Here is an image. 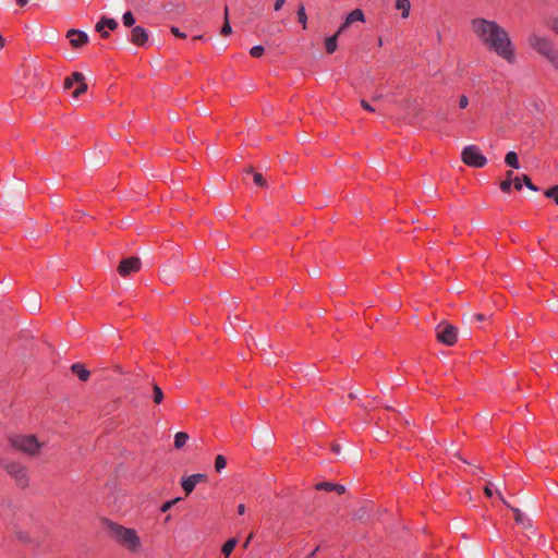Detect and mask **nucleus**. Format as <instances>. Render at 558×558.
Segmentation results:
<instances>
[{"instance_id":"obj_53","label":"nucleus","mask_w":558,"mask_h":558,"mask_svg":"<svg viewBox=\"0 0 558 558\" xmlns=\"http://www.w3.org/2000/svg\"><path fill=\"white\" fill-rule=\"evenodd\" d=\"M99 33L101 34V37H104V38H107L109 36V33L107 31H105V28L101 29V32H99Z\"/></svg>"},{"instance_id":"obj_14","label":"nucleus","mask_w":558,"mask_h":558,"mask_svg":"<svg viewBox=\"0 0 558 558\" xmlns=\"http://www.w3.org/2000/svg\"><path fill=\"white\" fill-rule=\"evenodd\" d=\"M106 27L110 31H114L118 27V22L114 19L102 16L95 28L97 32H101V29Z\"/></svg>"},{"instance_id":"obj_22","label":"nucleus","mask_w":558,"mask_h":558,"mask_svg":"<svg viewBox=\"0 0 558 558\" xmlns=\"http://www.w3.org/2000/svg\"><path fill=\"white\" fill-rule=\"evenodd\" d=\"M153 400L156 404H160L163 400V392L157 384L153 385Z\"/></svg>"},{"instance_id":"obj_21","label":"nucleus","mask_w":558,"mask_h":558,"mask_svg":"<svg viewBox=\"0 0 558 558\" xmlns=\"http://www.w3.org/2000/svg\"><path fill=\"white\" fill-rule=\"evenodd\" d=\"M298 20H299V23L302 25V27L305 29L307 27V16H306V12H305V7L304 4H300L299 5V9H298Z\"/></svg>"},{"instance_id":"obj_5","label":"nucleus","mask_w":558,"mask_h":558,"mask_svg":"<svg viewBox=\"0 0 558 558\" xmlns=\"http://www.w3.org/2000/svg\"><path fill=\"white\" fill-rule=\"evenodd\" d=\"M5 471L8 472V474L14 478L15 481V484L21 487V488H25L28 486V482H29V478H28V473H27V468L19 462H15V461H10V462H5L3 464Z\"/></svg>"},{"instance_id":"obj_43","label":"nucleus","mask_w":558,"mask_h":558,"mask_svg":"<svg viewBox=\"0 0 558 558\" xmlns=\"http://www.w3.org/2000/svg\"><path fill=\"white\" fill-rule=\"evenodd\" d=\"M470 319H474L476 322H483L485 319V315L484 314H472L470 315Z\"/></svg>"},{"instance_id":"obj_3","label":"nucleus","mask_w":558,"mask_h":558,"mask_svg":"<svg viewBox=\"0 0 558 558\" xmlns=\"http://www.w3.org/2000/svg\"><path fill=\"white\" fill-rule=\"evenodd\" d=\"M527 44L532 50L537 52L546 60L556 50L554 40L549 36L543 35L538 32L530 33L527 37Z\"/></svg>"},{"instance_id":"obj_12","label":"nucleus","mask_w":558,"mask_h":558,"mask_svg":"<svg viewBox=\"0 0 558 558\" xmlns=\"http://www.w3.org/2000/svg\"><path fill=\"white\" fill-rule=\"evenodd\" d=\"M148 39L147 32L142 26H135L131 32V41L134 45L143 46Z\"/></svg>"},{"instance_id":"obj_25","label":"nucleus","mask_w":558,"mask_h":558,"mask_svg":"<svg viewBox=\"0 0 558 558\" xmlns=\"http://www.w3.org/2000/svg\"><path fill=\"white\" fill-rule=\"evenodd\" d=\"M227 465V460L223 456L218 454L215 459V469L217 472H221Z\"/></svg>"},{"instance_id":"obj_20","label":"nucleus","mask_w":558,"mask_h":558,"mask_svg":"<svg viewBox=\"0 0 558 558\" xmlns=\"http://www.w3.org/2000/svg\"><path fill=\"white\" fill-rule=\"evenodd\" d=\"M337 35H332L325 40V47L328 53H333L337 50Z\"/></svg>"},{"instance_id":"obj_26","label":"nucleus","mask_w":558,"mask_h":558,"mask_svg":"<svg viewBox=\"0 0 558 558\" xmlns=\"http://www.w3.org/2000/svg\"><path fill=\"white\" fill-rule=\"evenodd\" d=\"M122 20H123V24L126 26V27H131L134 25L135 23V19L132 14V12L128 11L123 14L122 16Z\"/></svg>"},{"instance_id":"obj_11","label":"nucleus","mask_w":558,"mask_h":558,"mask_svg":"<svg viewBox=\"0 0 558 558\" xmlns=\"http://www.w3.org/2000/svg\"><path fill=\"white\" fill-rule=\"evenodd\" d=\"M66 38L70 39L74 48H80L88 43V35L85 32L74 28L68 31Z\"/></svg>"},{"instance_id":"obj_51","label":"nucleus","mask_w":558,"mask_h":558,"mask_svg":"<svg viewBox=\"0 0 558 558\" xmlns=\"http://www.w3.org/2000/svg\"><path fill=\"white\" fill-rule=\"evenodd\" d=\"M252 537H253V535H252V534H251V535H248V537L246 538V541H245V542H244V544H243V547H244V548H247V546H248V544H250V542H251Z\"/></svg>"},{"instance_id":"obj_52","label":"nucleus","mask_w":558,"mask_h":558,"mask_svg":"<svg viewBox=\"0 0 558 558\" xmlns=\"http://www.w3.org/2000/svg\"><path fill=\"white\" fill-rule=\"evenodd\" d=\"M28 0H16V3L20 5V7H24L26 3H27Z\"/></svg>"},{"instance_id":"obj_32","label":"nucleus","mask_w":558,"mask_h":558,"mask_svg":"<svg viewBox=\"0 0 558 558\" xmlns=\"http://www.w3.org/2000/svg\"><path fill=\"white\" fill-rule=\"evenodd\" d=\"M547 61L551 64V66L558 71V50L556 49L555 52L551 53V56L547 59Z\"/></svg>"},{"instance_id":"obj_23","label":"nucleus","mask_w":558,"mask_h":558,"mask_svg":"<svg viewBox=\"0 0 558 558\" xmlns=\"http://www.w3.org/2000/svg\"><path fill=\"white\" fill-rule=\"evenodd\" d=\"M228 13H229V10H228V7L225 8V23L221 27V35L223 36H228L232 33V28H231V25L229 23V19H228Z\"/></svg>"},{"instance_id":"obj_41","label":"nucleus","mask_w":558,"mask_h":558,"mask_svg":"<svg viewBox=\"0 0 558 558\" xmlns=\"http://www.w3.org/2000/svg\"><path fill=\"white\" fill-rule=\"evenodd\" d=\"M550 29L558 35V16L553 19Z\"/></svg>"},{"instance_id":"obj_44","label":"nucleus","mask_w":558,"mask_h":558,"mask_svg":"<svg viewBox=\"0 0 558 558\" xmlns=\"http://www.w3.org/2000/svg\"><path fill=\"white\" fill-rule=\"evenodd\" d=\"M492 486L493 484L489 482L485 488H484V493L487 497H492L493 496V489H492Z\"/></svg>"},{"instance_id":"obj_54","label":"nucleus","mask_w":558,"mask_h":558,"mask_svg":"<svg viewBox=\"0 0 558 558\" xmlns=\"http://www.w3.org/2000/svg\"><path fill=\"white\" fill-rule=\"evenodd\" d=\"M332 451L336 452V453H339L340 451V446L339 445H333L332 446Z\"/></svg>"},{"instance_id":"obj_49","label":"nucleus","mask_w":558,"mask_h":558,"mask_svg":"<svg viewBox=\"0 0 558 558\" xmlns=\"http://www.w3.org/2000/svg\"><path fill=\"white\" fill-rule=\"evenodd\" d=\"M512 182L513 181V172L511 170H509L507 173H506V180H509Z\"/></svg>"},{"instance_id":"obj_4","label":"nucleus","mask_w":558,"mask_h":558,"mask_svg":"<svg viewBox=\"0 0 558 558\" xmlns=\"http://www.w3.org/2000/svg\"><path fill=\"white\" fill-rule=\"evenodd\" d=\"M11 445L27 456L36 457L40 453L44 444L34 435H17L11 438Z\"/></svg>"},{"instance_id":"obj_57","label":"nucleus","mask_w":558,"mask_h":558,"mask_svg":"<svg viewBox=\"0 0 558 558\" xmlns=\"http://www.w3.org/2000/svg\"><path fill=\"white\" fill-rule=\"evenodd\" d=\"M349 397H350L351 399H353V398L355 397V395L351 392V393L349 395Z\"/></svg>"},{"instance_id":"obj_16","label":"nucleus","mask_w":558,"mask_h":558,"mask_svg":"<svg viewBox=\"0 0 558 558\" xmlns=\"http://www.w3.org/2000/svg\"><path fill=\"white\" fill-rule=\"evenodd\" d=\"M396 9L401 11L403 19H407L410 13L411 3L409 0H396Z\"/></svg>"},{"instance_id":"obj_9","label":"nucleus","mask_w":558,"mask_h":558,"mask_svg":"<svg viewBox=\"0 0 558 558\" xmlns=\"http://www.w3.org/2000/svg\"><path fill=\"white\" fill-rule=\"evenodd\" d=\"M497 494L502 501L504 505H506L514 514V520L518 524H520L523 529H530L532 527L531 520L529 517H526L519 508L512 507L500 494V492L497 490Z\"/></svg>"},{"instance_id":"obj_6","label":"nucleus","mask_w":558,"mask_h":558,"mask_svg":"<svg viewBox=\"0 0 558 558\" xmlns=\"http://www.w3.org/2000/svg\"><path fill=\"white\" fill-rule=\"evenodd\" d=\"M461 159L466 166L474 168H483L487 163L486 157L475 145L465 146L461 153Z\"/></svg>"},{"instance_id":"obj_15","label":"nucleus","mask_w":558,"mask_h":558,"mask_svg":"<svg viewBox=\"0 0 558 558\" xmlns=\"http://www.w3.org/2000/svg\"><path fill=\"white\" fill-rule=\"evenodd\" d=\"M71 369L83 381L87 380L89 377V371H87L83 364H73Z\"/></svg>"},{"instance_id":"obj_35","label":"nucleus","mask_w":558,"mask_h":558,"mask_svg":"<svg viewBox=\"0 0 558 558\" xmlns=\"http://www.w3.org/2000/svg\"><path fill=\"white\" fill-rule=\"evenodd\" d=\"M511 184H512V182L510 181V179H509V180H504V181L500 183V189H501V191H504V192H509V191H510V189H511Z\"/></svg>"},{"instance_id":"obj_27","label":"nucleus","mask_w":558,"mask_h":558,"mask_svg":"<svg viewBox=\"0 0 558 558\" xmlns=\"http://www.w3.org/2000/svg\"><path fill=\"white\" fill-rule=\"evenodd\" d=\"M545 195L548 197V198H553L554 202L558 205V185H555L550 189H548L546 192H545Z\"/></svg>"},{"instance_id":"obj_8","label":"nucleus","mask_w":558,"mask_h":558,"mask_svg":"<svg viewBox=\"0 0 558 558\" xmlns=\"http://www.w3.org/2000/svg\"><path fill=\"white\" fill-rule=\"evenodd\" d=\"M141 269V259L138 257H128L120 262L118 272L122 277H126Z\"/></svg>"},{"instance_id":"obj_48","label":"nucleus","mask_w":558,"mask_h":558,"mask_svg":"<svg viewBox=\"0 0 558 558\" xmlns=\"http://www.w3.org/2000/svg\"><path fill=\"white\" fill-rule=\"evenodd\" d=\"M383 99V95L381 94H376L372 97V100L373 101H380Z\"/></svg>"},{"instance_id":"obj_33","label":"nucleus","mask_w":558,"mask_h":558,"mask_svg":"<svg viewBox=\"0 0 558 558\" xmlns=\"http://www.w3.org/2000/svg\"><path fill=\"white\" fill-rule=\"evenodd\" d=\"M253 179H254V183L258 186H265L266 185V181L265 179L263 178V174L259 173V172H254L253 173Z\"/></svg>"},{"instance_id":"obj_38","label":"nucleus","mask_w":558,"mask_h":558,"mask_svg":"<svg viewBox=\"0 0 558 558\" xmlns=\"http://www.w3.org/2000/svg\"><path fill=\"white\" fill-rule=\"evenodd\" d=\"M522 183H523V181L519 177H515L512 181L514 189L518 191H520L522 189Z\"/></svg>"},{"instance_id":"obj_50","label":"nucleus","mask_w":558,"mask_h":558,"mask_svg":"<svg viewBox=\"0 0 558 558\" xmlns=\"http://www.w3.org/2000/svg\"><path fill=\"white\" fill-rule=\"evenodd\" d=\"M320 549L319 546H317L306 558H313L317 554V551Z\"/></svg>"},{"instance_id":"obj_36","label":"nucleus","mask_w":558,"mask_h":558,"mask_svg":"<svg viewBox=\"0 0 558 558\" xmlns=\"http://www.w3.org/2000/svg\"><path fill=\"white\" fill-rule=\"evenodd\" d=\"M360 104L364 110L369 111V112H375L374 107H372L365 99H361Z\"/></svg>"},{"instance_id":"obj_2","label":"nucleus","mask_w":558,"mask_h":558,"mask_svg":"<svg viewBox=\"0 0 558 558\" xmlns=\"http://www.w3.org/2000/svg\"><path fill=\"white\" fill-rule=\"evenodd\" d=\"M104 524L110 535L117 543L132 553L141 548V539L134 529L125 527L111 520L105 519Z\"/></svg>"},{"instance_id":"obj_10","label":"nucleus","mask_w":558,"mask_h":558,"mask_svg":"<svg viewBox=\"0 0 558 558\" xmlns=\"http://www.w3.org/2000/svg\"><path fill=\"white\" fill-rule=\"evenodd\" d=\"M207 480V476L203 473L192 474L187 477H184L181 482L182 488L186 495H190L195 486L199 483H203Z\"/></svg>"},{"instance_id":"obj_55","label":"nucleus","mask_w":558,"mask_h":558,"mask_svg":"<svg viewBox=\"0 0 558 558\" xmlns=\"http://www.w3.org/2000/svg\"><path fill=\"white\" fill-rule=\"evenodd\" d=\"M5 45V40L4 38L2 37V35L0 34V48H3Z\"/></svg>"},{"instance_id":"obj_18","label":"nucleus","mask_w":558,"mask_h":558,"mask_svg":"<svg viewBox=\"0 0 558 558\" xmlns=\"http://www.w3.org/2000/svg\"><path fill=\"white\" fill-rule=\"evenodd\" d=\"M505 162L514 168V169H519L520 168V163H519V160H518V155L514 153V151H509L507 153L506 157H505Z\"/></svg>"},{"instance_id":"obj_39","label":"nucleus","mask_w":558,"mask_h":558,"mask_svg":"<svg viewBox=\"0 0 558 558\" xmlns=\"http://www.w3.org/2000/svg\"><path fill=\"white\" fill-rule=\"evenodd\" d=\"M16 536L20 541L22 542H28L29 541V536L27 533L23 532V531H20L16 533Z\"/></svg>"},{"instance_id":"obj_19","label":"nucleus","mask_w":558,"mask_h":558,"mask_svg":"<svg viewBox=\"0 0 558 558\" xmlns=\"http://www.w3.org/2000/svg\"><path fill=\"white\" fill-rule=\"evenodd\" d=\"M189 440V435L184 432H179L174 436V447L177 449L182 448Z\"/></svg>"},{"instance_id":"obj_37","label":"nucleus","mask_w":558,"mask_h":558,"mask_svg":"<svg viewBox=\"0 0 558 558\" xmlns=\"http://www.w3.org/2000/svg\"><path fill=\"white\" fill-rule=\"evenodd\" d=\"M468 105H469V99H468V97H466V96H464V95H463V96H461V97H460V99H459V107H460L461 109H464V108H466V107H468Z\"/></svg>"},{"instance_id":"obj_13","label":"nucleus","mask_w":558,"mask_h":558,"mask_svg":"<svg viewBox=\"0 0 558 558\" xmlns=\"http://www.w3.org/2000/svg\"><path fill=\"white\" fill-rule=\"evenodd\" d=\"M73 78L78 84L77 88L73 92V98L77 99L82 94L87 90V84L85 83V77L81 72H74Z\"/></svg>"},{"instance_id":"obj_31","label":"nucleus","mask_w":558,"mask_h":558,"mask_svg":"<svg viewBox=\"0 0 558 558\" xmlns=\"http://www.w3.org/2000/svg\"><path fill=\"white\" fill-rule=\"evenodd\" d=\"M264 53V47L263 46H254L250 50V54L254 58H259Z\"/></svg>"},{"instance_id":"obj_40","label":"nucleus","mask_w":558,"mask_h":558,"mask_svg":"<svg viewBox=\"0 0 558 558\" xmlns=\"http://www.w3.org/2000/svg\"><path fill=\"white\" fill-rule=\"evenodd\" d=\"M284 3H286V0H275L274 10L280 11L282 9V7L284 5Z\"/></svg>"},{"instance_id":"obj_24","label":"nucleus","mask_w":558,"mask_h":558,"mask_svg":"<svg viewBox=\"0 0 558 558\" xmlns=\"http://www.w3.org/2000/svg\"><path fill=\"white\" fill-rule=\"evenodd\" d=\"M235 545H236V541L234 538H231V539L227 541L225 543V545L222 546L223 555L226 557H228L232 553V550L234 549Z\"/></svg>"},{"instance_id":"obj_34","label":"nucleus","mask_w":558,"mask_h":558,"mask_svg":"<svg viewBox=\"0 0 558 558\" xmlns=\"http://www.w3.org/2000/svg\"><path fill=\"white\" fill-rule=\"evenodd\" d=\"M75 80L73 78V74L70 76V77H66L64 80V88L65 89H70L73 87V85L75 84Z\"/></svg>"},{"instance_id":"obj_56","label":"nucleus","mask_w":558,"mask_h":558,"mask_svg":"<svg viewBox=\"0 0 558 558\" xmlns=\"http://www.w3.org/2000/svg\"><path fill=\"white\" fill-rule=\"evenodd\" d=\"M202 38H203V36L198 35V36H195V37L193 38V40H201Z\"/></svg>"},{"instance_id":"obj_46","label":"nucleus","mask_w":558,"mask_h":558,"mask_svg":"<svg viewBox=\"0 0 558 558\" xmlns=\"http://www.w3.org/2000/svg\"><path fill=\"white\" fill-rule=\"evenodd\" d=\"M336 487H333V490H336L339 495L343 494L345 492L344 486L335 484Z\"/></svg>"},{"instance_id":"obj_47","label":"nucleus","mask_w":558,"mask_h":558,"mask_svg":"<svg viewBox=\"0 0 558 558\" xmlns=\"http://www.w3.org/2000/svg\"><path fill=\"white\" fill-rule=\"evenodd\" d=\"M244 512H245V506L243 504L239 505L238 513L242 515V514H244Z\"/></svg>"},{"instance_id":"obj_28","label":"nucleus","mask_w":558,"mask_h":558,"mask_svg":"<svg viewBox=\"0 0 558 558\" xmlns=\"http://www.w3.org/2000/svg\"><path fill=\"white\" fill-rule=\"evenodd\" d=\"M182 498L181 497H177L172 500H169V501H166L162 506H161V511L162 512H167L168 510H170L175 504H178Z\"/></svg>"},{"instance_id":"obj_30","label":"nucleus","mask_w":558,"mask_h":558,"mask_svg":"<svg viewBox=\"0 0 558 558\" xmlns=\"http://www.w3.org/2000/svg\"><path fill=\"white\" fill-rule=\"evenodd\" d=\"M522 181H523L524 185H525L527 189H530L531 191H534V192H537V191H538V187H537V186H535V185L533 184V182L531 181V179H530V177H529V175L523 174V175H522Z\"/></svg>"},{"instance_id":"obj_17","label":"nucleus","mask_w":558,"mask_h":558,"mask_svg":"<svg viewBox=\"0 0 558 558\" xmlns=\"http://www.w3.org/2000/svg\"><path fill=\"white\" fill-rule=\"evenodd\" d=\"M345 20H347V24L351 25L354 22H364L365 17H364V13L362 10L355 9L348 14Z\"/></svg>"},{"instance_id":"obj_1","label":"nucleus","mask_w":558,"mask_h":558,"mask_svg":"<svg viewBox=\"0 0 558 558\" xmlns=\"http://www.w3.org/2000/svg\"><path fill=\"white\" fill-rule=\"evenodd\" d=\"M475 38L490 52L507 63L515 61V49L508 31L496 21L476 16L470 21Z\"/></svg>"},{"instance_id":"obj_45","label":"nucleus","mask_w":558,"mask_h":558,"mask_svg":"<svg viewBox=\"0 0 558 558\" xmlns=\"http://www.w3.org/2000/svg\"><path fill=\"white\" fill-rule=\"evenodd\" d=\"M350 26V24H347V20L343 22V24L339 27V29L337 31V33L335 35H337V37L342 34L348 27Z\"/></svg>"},{"instance_id":"obj_29","label":"nucleus","mask_w":558,"mask_h":558,"mask_svg":"<svg viewBox=\"0 0 558 558\" xmlns=\"http://www.w3.org/2000/svg\"><path fill=\"white\" fill-rule=\"evenodd\" d=\"M333 487H336L335 484L330 483V482H322L316 485V489H318V490L330 492V490H333Z\"/></svg>"},{"instance_id":"obj_42","label":"nucleus","mask_w":558,"mask_h":558,"mask_svg":"<svg viewBox=\"0 0 558 558\" xmlns=\"http://www.w3.org/2000/svg\"><path fill=\"white\" fill-rule=\"evenodd\" d=\"M171 33L179 37V38H184L185 37V34L184 33H181L180 29L178 27H171Z\"/></svg>"},{"instance_id":"obj_7","label":"nucleus","mask_w":558,"mask_h":558,"mask_svg":"<svg viewBox=\"0 0 558 558\" xmlns=\"http://www.w3.org/2000/svg\"><path fill=\"white\" fill-rule=\"evenodd\" d=\"M435 332L437 340L446 345H453L458 338L457 328L446 322L439 323Z\"/></svg>"}]
</instances>
